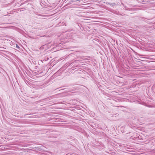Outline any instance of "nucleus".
I'll return each instance as SVG.
<instances>
[{"label": "nucleus", "mask_w": 155, "mask_h": 155, "mask_svg": "<svg viewBox=\"0 0 155 155\" xmlns=\"http://www.w3.org/2000/svg\"><path fill=\"white\" fill-rule=\"evenodd\" d=\"M79 1V0H76V1Z\"/></svg>", "instance_id": "obj_1"}]
</instances>
